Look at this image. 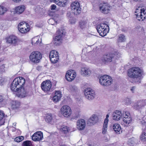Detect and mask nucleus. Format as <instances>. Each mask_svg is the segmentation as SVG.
Returning a JSON list of instances; mask_svg holds the SVG:
<instances>
[{
  "label": "nucleus",
  "mask_w": 146,
  "mask_h": 146,
  "mask_svg": "<svg viewBox=\"0 0 146 146\" xmlns=\"http://www.w3.org/2000/svg\"><path fill=\"white\" fill-rule=\"evenodd\" d=\"M86 126L85 121L82 119H79L77 122V127L79 130L84 129Z\"/></svg>",
  "instance_id": "f3484780"
},
{
  "label": "nucleus",
  "mask_w": 146,
  "mask_h": 146,
  "mask_svg": "<svg viewBox=\"0 0 146 146\" xmlns=\"http://www.w3.org/2000/svg\"><path fill=\"white\" fill-rule=\"evenodd\" d=\"M140 11L139 13L135 14L136 15L137 19L138 20L140 21L141 20H143L145 18L146 15L145 13V10H143L142 9H140Z\"/></svg>",
  "instance_id": "aec40b11"
},
{
  "label": "nucleus",
  "mask_w": 146,
  "mask_h": 146,
  "mask_svg": "<svg viewBox=\"0 0 146 146\" xmlns=\"http://www.w3.org/2000/svg\"><path fill=\"white\" fill-rule=\"evenodd\" d=\"M60 131L65 134H66L68 132V127L64 125L62 126L60 128Z\"/></svg>",
  "instance_id": "2f4dec72"
},
{
  "label": "nucleus",
  "mask_w": 146,
  "mask_h": 146,
  "mask_svg": "<svg viewBox=\"0 0 146 146\" xmlns=\"http://www.w3.org/2000/svg\"><path fill=\"white\" fill-rule=\"evenodd\" d=\"M144 131L141 135L140 139L143 141H146V132Z\"/></svg>",
  "instance_id": "a19ab883"
},
{
  "label": "nucleus",
  "mask_w": 146,
  "mask_h": 146,
  "mask_svg": "<svg viewBox=\"0 0 146 146\" xmlns=\"http://www.w3.org/2000/svg\"><path fill=\"white\" fill-rule=\"evenodd\" d=\"M126 101V102L127 104H129L131 103V100L129 98H127Z\"/></svg>",
  "instance_id": "49530a36"
},
{
  "label": "nucleus",
  "mask_w": 146,
  "mask_h": 146,
  "mask_svg": "<svg viewBox=\"0 0 146 146\" xmlns=\"http://www.w3.org/2000/svg\"><path fill=\"white\" fill-rule=\"evenodd\" d=\"M70 8L72 13L75 15H77L81 12V8L80 7L79 3L77 1H75L71 3Z\"/></svg>",
  "instance_id": "423d86ee"
},
{
  "label": "nucleus",
  "mask_w": 146,
  "mask_h": 146,
  "mask_svg": "<svg viewBox=\"0 0 146 146\" xmlns=\"http://www.w3.org/2000/svg\"><path fill=\"white\" fill-rule=\"evenodd\" d=\"M134 1H141V0H134Z\"/></svg>",
  "instance_id": "6e6d98bb"
},
{
  "label": "nucleus",
  "mask_w": 146,
  "mask_h": 146,
  "mask_svg": "<svg viewBox=\"0 0 146 146\" xmlns=\"http://www.w3.org/2000/svg\"><path fill=\"white\" fill-rule=\"evenodd\" d=\"M3 122L4 123V121H3Z\"/></svg>",
  "instance_id": "bf43d9fd"
},
{
  "label": "nucleus",
  "mask_w": 146,
  "mask_h": 146,
  "mask_svg": "<svg viewBox=\"0 0 146 146\" xmlns=\"http://www.w3.org/2000/svg\"><path fill=\"white\" fill-rule=\"evenodd\" d=\"M143 119V118L142 121L141 122L142 125L143 129L144 130V131H146V121H144Z\"/></svg>",
  "instance_id": "ea45409f"
},
{
  "label": "nucleus",
  "mask_w": 146,
  "mask_h": 146,
  "mask_svg": "<svg viewBox=\"0 0 146 146\" xmlns=\"http://www.w3.org/2000/svg\"><path fill=\"white\" fill-rule=\"evenodd\" d=\"M7 42L15 45L17 41V38L15 36L11 35L7 38Z\"/></svg>",
  "instance_id": "a211bd4d"
},
{
  "label": "nucleus",
  "mask_w": 146,
  "mask_h": 146,
  "mask_svg": "<svg viewBox=\"0 0 146 146\" xmlns=\"http://www.w3.org/2000/svg\"><path fill=\"white\" fill-rule=\"evenodd\" d=\"M76 76V73L74 71L70 70L67 72L65 75V77L68 81H71L74 79Z\"/></svg>",
  "instance_id": "2eb2a0df"
},
{
  "label": "nucleus",
  "mask_w": 146,
  "mask_h": 146,
  "mask_svg": "<svg viewBox=\"0 0 146 146\" xmlns=\"http://www.w3.org/2000/svg\"><path fill=\"white\" fill-rule=\"evenodd\" d=\"M53 119V118L51 114H48L46 116L45 120L48 122H50Z\"/></svg>",
  "instance_id": "c9c22d12"
},
{
  "label": "nucleus",
  "mask_w": 146,
  "mask_h": 146,
  "mask_svg": "<svg viewBox=\"0 0 146 146\" xmlns=\"http://www.w3.org/2000/svg\"><path fill=\"white\" fill-rule=\"evenodd\" d=\"M56 5H53L51 6V9L52 10H54L56 8Z\"/></svg>",
  "instance_id": "09e8293b"
},
{
  "label": "nucleus",
  "mask_w": 146,
  "mask_h": 146,
  "mask_svg": "<svg viewBox=\"0 0 146 146\" xmlns=\"http://www.w3.org/2000/svg\"><path fill=\"white\" fill-rule=\"evenodd\" d=\"M19 31L22 33H25L29 30V27L23 28L21 29H18Z\"/></svg>",
  "instance_id": "72a5a7b5"
},
{
  "label": "nucleus",
  "mask_w": 146,
  "mask_h": 146,
  "mask_svg": "<svg viewBox=\"0 0 146 146\" xmlns=\"http://www.w3.org/2000/svg\"><path fill=\"white\" fill-rule=\"evenodd\" d=\"M48 23L51 25H54L56 23V22L53 19H50L48 21Z\"/></svg>",
  "instance_id": "79ce46f5"
},
{
  "label": "nucleus",
  "mask_w": 146,
  "mask_h": 146,
  "mask_svg": "<svg viewBox=\"0 0 146 146\" xmlns=\"http://www.w3.org/2000/svg\"><path fill=\"white\" fill-rule=\"evenodd\" d=\"M57 5L60 7H64L67 4V0H52Z\"/></svg>",
  "instance_id": "4be33fe9"
},
{
  "label": "nucleus",
  "mask_w": 146,
  "mask_h": 146,
  "mask_svg": "<svg viewBox=\"0 0 146 146\" xmlns=\"http://www.w3.org/2000/svg\"><path fill=\"white\" fill-rule=\"evenodd\" d=\"M123 113L122 114L121 112L118 110L115 111L113 113V117L114 120L118 121L122 118Z\"/></svg>",
  "instance_id": "6ab92c4d"
},
{
  "label": "nucleus",
  "mask_w": 146,
  "mask_h": 146,
  "mask_svg": "<svg viewBox=\"0 0 146 146\" xmlns=\"http://www.w3.org/2000/svg\"><path fill=\"white\" fill-rule=\"evenodd\" d=\"M62 97V94L60 91H56L55 95L53 97L52 100L55 102H57L59 101Z\"/></svg>",
  "instance_id": "412c9836"
},
{
  "label": "nucleus",
  "mask_w": 146,
  "mask_h": 146,
  "mask_svg": "<svg viewBox=\"0 0 146 146\" xmlns=\"http://www.w3.org/2000/svg\"><path fill=\"white\" fill-rule=\"evenodd\" d=\"M143 102L140 100L135 102L133 106V108L136 110H139L144 107Z\"/></svg>",
  "instance_id": "b1692460"
},
{
  "label": "nucleus",
  "mask_w": 146,
  "mask_h": 146,
  "mask_svg": "<svg viewBox=\"0 0 146 146\" xmlns=\"http://www.w3.org/2000/svg\"><path fill=\"white\" fill-rule=\"evenodd\" d=\"M136 11H137V10H136ZM137 11H135V13H137Z\"/></svg>",
  "instance_id": "13d9d810"
},
{
  "label": "nucleus",
  "mask_w": 146,
  "mask_h": 146,
  "mask_svg": "<svg viewBox=\"0 0 146 146\" xmlns=\"http://www.w3.org/2000/svg\"><path fill=\"white\" fill-rule=\"evenodd\" d=\"M32 140L35 141L41 140L43 138V133L40 131L35 132L31 136Z\"/></svg>",
  "instance_id": "ddd939ff"
},
{
  "label": "nucleus",
  "mask_w": 146,
  "mask_h": 146,
  "mask_svg": "<svg viewBox=\"0 0 146 146\" xmlns=\"http://www.w3.org/2000/svg\"><path fill=\"white\" fill-rule=\"evenodd\" d=\"M143 71L139 68L133 67L128 70L127 75L129 77L132 78H137L142 74Z\"/></svg>",
  "instance_id": "f03ea898"
},
{
  "label": "nucleus",
  "mask_w": 146,
  "mask_h": 146,
  "mask_svg": "<svg viewBox=\"0 0 146 146\" xmlns=\"http://www.w3.org/2000/svg\"><path fill=\"white\" fill-rule=\"evenodd\" d=\"M27 27H29V25L25 22H21L18 25V29H22L23 28H26Z\"/></svg>",
  "instance_id": "cd10ccee"
},
{
  "label": "nucleus",
  "mask_w": 146,
  "mask_h": 146,
  "mask_svg": "<svg viewBox=\"0 0 146 146\" xmlns=\"http://www.w3.org/2000/svg\"><path fill=\"white\" fill-rule=\"evenodd\" d=\"M69 20V22L72 24H74L76 22L74 18H70V19Z\"/></svg>",
  "instance_id": "c03bdc74"
},
{
  "label": "nucleus",
  "mask_w": 146,
  "mask_h": 146,
  "mask_svg": "<svg viewBox=\"0 0 146 146\" xmlns=\"http://www.w3.org/2000/svg\"><path fill=\"white\" fill-rule=\"evenodd\" d=\"M7 11V9L3 6H0V15L3 14Z\"/></svg>",
  "instance_id": "f704fd0d"
},
{
  "label": "nucleus",
  "mask_w": 146,
  "mask_h": 146,
  "mask_svg": "<svg viewBox=\"0 0 146 146\" xmlns=\"http://www.w3.org/2000/svg\"><path fill=\"white\" fill-rule=\"evenodd\" d=\"M98 117L96 115H93L88 120V121L92 124L96 123L98 121Z\"/></svg>",
  "instance_id": "bb28decb"
},
{
  "label": "nucleus",
  "mask_w": 146,
  "mask_h": 146,
  "mask_svg": "<svg viewBox=\"0 0 146 146\" xmlns=\"http://www.w3.org/2000/svg\"><path fill=\"white\" fill-rule=\"evenodd\" d=\"M61 111L64 116L66 117L69 116L71 113V110L70 107L65 105L62 106L61 109Z\"/></svg>",
  "instance_id": "f8f14e48"
},
{
  "label": "nucleus",
  "mask_w": 146,
  "mask_h": 146,
  "mask_svg": "<svg viewBox=\"0 0 146 146\" xmlns=\"http://www.w3.org/2000/svg\"><path fill=\"white\" fill-rule=\"evenodd\" d=\"M4 99L3 96L1 95H0V103L3 101Z\"/></svg>",
  "instance_id": "603ef678"
},
{
  "label": "nucleus",
  "mask_w": 146,
  "mask_h": 146,
  "mask_svg": "<svg viewBox=\"0 0 146 146\" xmlns=\"http://www.w3.org/2000/svg\"><path fill=\"white\" fill-rule=\"evenodd\" d=\"M13 1L15 2H19V1H20L21 0H12Z\"/></svg>",
  "instance_id": "5fc2aeb1"
},
{
  "label": "nucleus",
  "mask_w": 146,
  "mask_h": 146,
  "mask_svg": "<svg viewBox=\"0 0 146 146\" xmlns=\"http://www.w3.org/2000/svg\"><path fill=\"white\" fill-rule=\"evenodd\" d=\"M20 104L18 101H13L12 103V108L13 109H15L19 107Z\"/></svg>",
  "instance_id": "7c9ffc66"
},
{
  "label": "nucleus",
  "mask_w": 146,
  "mask_h": 146,
  "mask_svg": "<svg viewBox=\"0 0 146 146\" xmlns=\"http://www.w3.org/2000/svg\"><path fill=\"white\" fill-rule=\"evenodd\" d=\"M87 21L86 20L81 21L79 23V27L82 29L85 28L87 25Z\"/></svg>",
  "instance_id": "c756f323"
},
{
  "label": "nucleus",
  "mask_w": 146,
  "mask_h": 146,
  "mask_svg": "<svg viewBox=\"0 0 146 146\" xmlns=\"http://www.w3.org/2000/svg\"><path fill=\"white\" fill-rule=\"evenodd\" d=\"M42 56L38 51H34L32 52L29 56L30 60L32 62L38 63L41 59Z\"/></svg>",
  "instance_id": "39448f33"
},
{
  "label": "nucleus",
  "mask_w": 146,
  "mask_h": 146,
  "mask_svg": "<svg viewBox=\"0 0 146 146\" xmlns=\"http://www.w3.org/2000/svg\"><path fill=\"white\" fill-rule=\"evenodd\" d=\"M25 82L24 78L19 77L15 78L11 84V90L16 92V94L19 97H24L28 92L27 88L24 87Z\"/></svg>",
  "instance_id": "f257e3e1"
},
{
  "label": "nucleus",
  "mask_w": 146,
  "mask_h": 146,
  "mask_svg": "<svg viewBox=\"0 0 146 146\" xmlns=\"http://www.w3.org/2000/svg\"><path fill=\"white\" fill-rule=\"evenodd\" d=\"M23 146H33V145L31 141H26L23 142Z\"/></svg>",
  "instance_id": "e433bc0d"
},
{
  "label": "nucleus",
  "mask_w": 146,
  "mask_h": 146,
  "mask_svg": "<svg viewBox=\"0 0 146 146\" xmlns=\"http://www.w3.org/2000/svg\"><path fill=\"white\" fill-rule=\"evenodd\" d=\"M142 102H143V105L144 106L146 105V100H141Z\"/></svg>",
  "instance_id": "3c124183"
},
{
  "label": "nucleus",
  "mask_w": 146,
  "mask_h": 146,
  "mask_svg": "<svg viewBox=\"0 0 146 146\" xmlns=\"http://www.w3.org/2000/svg\"><path fill=\"white\" fill-rule=\"evenodd\" d=\"M25 6L24 5H20L15 8V13L19 14L22 13L24 11Z\"/></svg>",
  "instance_id": "a878e982"
},
{
  "label": "nucleus",
  "mask_w": 146,
  "mask_h": 146,
  "mask_svg": "<svg viewBox=\"0 0 146 146\" xmlns=\"http://www.w3.org/2000/svg\"><path fill=\"white\" fill-rule=\"evenodd\" d=\"M67 16L68 17H70L71 16V13L70 11H68Z\"/></svg>",
  "instance_id": "864d4df0"
},
{
  "label": "nucleus",
  "mask_w": 146,
  "mask_h": 146,
  "mask_svg": "<svg viewBox=\"0 0 146 146\" xmlns=\"http://www.w3.org/2000/svg\"><path fill=\"white\" fill-rule=\"evenodd\" d=\"M24 139V137L23 136H21L15 138L14 139V140L15 141L17 142H19L23 140Z\"/></svg>",
  "instance_id": "58836bf2"
},
{
  "label": "nucleus",
  "mask_w": 146,
  "mask_h": 146,
  "mask_svg": "<svg viewBox=\"0 0 146 146\" xmlns=\"http://www.w3.org/2000/svg\"><path fill=\"white\" fill-rule=\"evenodd\" d=\"M109 117V115H108V114H107L106 115V118L104 120V122H105L106 123H108V120H109L108 119V118Z\"/></svg>",
  "instance_id": "a18cd8bd"
},
{
  "label": "nucleus",
  "mask_w": 146,
  "mask_h": 146,
  "mask_svg": "<svg viewBox=\"0 0 146 146\" xmlns=\"http://www.w3.org/2000/svg\"><path fill=\"white\" fill-rule=\"evenodd\" d=\"M5 117V114L3 112L0 110V121L3 120Z\"/></svg>",
  "instance_id": "37998d69"
},
{
  "label": "nucleus",
  "mask_w": 146,
  "mask_h": 146,
  "mask_svg": "<svg viewBox=\"0 0 146 146\" xmlns=\"http://www.w3.org/2000/svg\"><path fill=\"white\" fill-rule=\"evenodd\" d=\"M60 146H66L64 145H60Z\"/></svg>",
  "instance_id": "4d7b16f0"
},
{
  "label": "nucleus",
  "mask_w": 146,
  "mask_h": 146,
  "mask_svg": "<svg viewBox=\"0 0 146 146\" xmlns=\"http://www.w3.org/2000/svg\"><path fill=\"white\" fill-rule=\"evenodd\" d=\"M96 29L100 36H106L109 30L108 25L105 23H101L98 25Z\"/></svg>",
  "instance_id": "7ed1b4c3"
},
{
  "label": "nucleus",
  "mask_w": 146,
  "mask_h": 146,
  "mask_svg": "<svg viewBox=\"0 0 146 146\" xmlns=\"http://www.w3.org/2000/svg\"><path fill=\"white\" fill-rule=\"evenodd\" d=\"M49 58L51 62L53 63H56L59 60L58 52L55 50H52L50 53Z\"/></svg>",
  "instance_id": "1a4fd4ad"
},
{
  "label": "nucleus",
  "mask_w": 146,
  "mask_h": 146,
  "mask_svg": "<svg viewBox=\"0 0 146 146\" xmlns=\"http://www.w3.org/2000/svg\"><path fill=\"white\" fill-rule=\"evenodd\" d=\"M84 94L85 98L89 100H93L95 96L94 91L90 88L86 89L84 91Z\"/></svg>",
  "instance_id": "6e6552de"
},
{
  "label": "nucleus",
  "mask_w": 146,
  "mask_h": 146,
  "mask_svg": "<svg viewBox=\"0 0 146 146\" xmlns=\"http://www.w3.org/2000/svg\"><path fill=\"white\" fill-rule=\"evenodd\" d=\"M80 73L84 76L89 75L91 73L90 70L86 67H82Z\"/></svg>",
  "instance_id": "5701e85b"
},
{
  "label": "nucleus",
  "mask_w": 146,
  "mask_h": 146,
  "mask_svg": "<svg viewBox=\"0 0 146 146\" xmlns=\"http://www.w3.org/2000/svg\"><path fill=\"white\" fill-rule=\"evenodd\" d=\"M123 121L126 124H129L132 121L129 113L128 111H124L122 116Z\"/></svg>",
  "instance_id": "4468645a"
},
{
  "label": "nucleus",
  "mask_w": 146,
  "mask_h": 146,
  "mask_svg": "<svg viewBox=\"0 0 146 146\" xmlns=\"http://www.w3.org/2000/svg\"><path fill=\"white\" fill-rule=\"evenodd\" d=\"M113 128L115 132L118 134H120L122 132L121 127L119 124L114 123L113 125Z\"/></svg>",
  "instance_id": "393cba45"
},
{
  "label": "nucleus",
  "mask_w": 146,
  "mask_h": 146,
  "mask_svg": "<svg viewBox=\"0 0 146 146\" xmlns=\"http://www.w3.org/2000/svg\"><path fill=\"white\" fill-rule=\"evenodd\" d=\"M135 86H133L131 88V92L133 93L134 92L135 90Z\"/></svg>",
  "instance_id": "8fccbe9b"
},
{
  "label": "nucleus",
  "mask_w": 146,
  "mask_h": 146,
  "mask_svg": "<svg viewBox=\"0 0 146 146\" xmlns=\"http://www.w3.org/2000/svg\"><path fill=\"white\" fill-rule=\"evenodd\" d=\"M125 40V38L124 35L120 34L119 36L118 41L119 42L124 41Z\"/></svg>",
  "instance_id": "4c0bfd02"
},
{
  "label": "nucleus",
  "mask_w": 146,
  "mask_h": 146,
  "mask_svg": "<svg viewBox=\"0 0 146 146\" xmlns=\"http://www.w3.org/2000/svg\"><path fill=\"white\" fill-rule=\"evenodd\" d=\"M51 86V82L48 80L43 82L41 84V87L44 92H47L50 91Z\"/></svg>",
  "instance_id": "9d476101"
},
{
  "label": "nucleus",
  "mask_w": 146,
  "mask_h": 146,
  "mask_svg": "<svg viewBox=\"0 0 146 146\" xmlns=\"http://www.w3.org/2000/svg\"><path fill=\"white\" fill-rule=\"evenodd\" d=\"M39 38L40 36H37L32 38L31 42L32 44H34L38 43L40 42Z\"/></svg>",
  "instance_id": "c85d7f7f"
},
{
  "label": "nucleus",
  "mask_w": 146,
  "mask_h": 146,
  "mask_svg": "<svg viewBox=\"0 0 146 146\" xmlns=\"http://www.w3.org/2000/svg\"><path fill=\"white\" fill-rule=\"evenodd\" d=\"M108 123L104 122L102 129V133L104 134H105L107 132L108 127Z\"/></svg>",
  "instance_id": "473e14b6"
},
{
  "label": "nucleus",
  "mask_w": 146,
  "mask_h": 146,
  "mask_svg": "<svg viewBox=\"0 0 146 146\" xmlns=\"http://www.w3.org/2000/svg\"><path fill=\"white\" fill-rule=\"evenodd\" d=\"M99 9L101 12L107 14L110 10L111 6L107 3H104L100 5Z\"/></svg>",
  "instance_id": "9b49d317"
},
{
  "label": "nucleus",
  "mask_w": 146,
  "mask_h": 146,
  "mask_svg": "<svg viewBox=\"0 0 146 146\" xmlns=\"http://www.w3.org/2000/svg\"><path fill=\"white\" fill-rule=\"evenodd\" d=\"M57 35L54 39V44L56 45H59L62 42L64 36L62 30H59L57 31Z\"/></svg>",
  "instance_id": "0eeeda50"
},
{
  "label": "nucleus",
  "mask_w": 146,
  "mask_h": 146,
  "mask_svg": "<svg viewBox=\"0 0 146 146\" xmlns=\"http://www.w3.org/2000/svg\"><path fill=\"white\" fill-rule=\"evenodd\" d=\"M145 87H146V85H145Z\"/></svg>",
  "instance_id": "052dcab7"
},
{
  "label": "nucleus",
  "mask_w": 146,
  "mask_h": 146,
  "mask_svg": "<svg viewBox=\"0 0 146 146\" xmlns=\"http://www.w3.org/2000/svg\"><path fill=\"white\" fill-rule=\"evenodd\" d=\"M5 68V65H3L1 66L0 67V68L1 69H2L1 71L2 72H4L5 71V70L4 68Z\"/></svg>",
  "instance_id": "de8ad7c7"
},
{
  "label": "nucleus",
  "mask_w": 146,
  "mask_h": 146,
  "mask_svg": "<svg viewBox=\"0 0 146 146\" xmlns=\"http://www.w3.org/2000/svg\"><path fill=\"white\" fill-rule=\"evenodd\" d=\"M115 54L108 53L105 55L103 56L102 60L106 62H111L112 61V58L117 55V53Z\"/></svg>",
  "instance_id": "dca6fc26"
},
{
  "label": "nucleus",
  "mask_w": 146,
  "mask_h": 146,
  "mask_svg": "<svg viewBox=\"0 0 146 146\" xmlns=\"http://www.w3.org/2000/svg\"><path fill=\"white\" fill-rule=\"evenodd\" d=\"M99 81L101 85L107 86L112 84L113 80L110 76L105 75L100 77Z\"/></svg>",
  "instance_id": "20e7f679"
}]
</instances>
